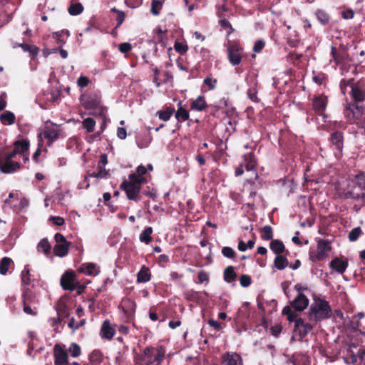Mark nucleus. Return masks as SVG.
Returning a JSON list of instances; mask_svg holds the SVG:
<instances>
[{
    "label": "nucleus",
    "instance_id": "nucleus-4",
    "mask_svg": "<svg viewBox=\"0 0 365 365\" xmlns=\"http://www.w3.org/2000/svg\"><path fill=\"white\" fill-rule=\"evenodd\" d=\"M16 156V150H12L6 154H0V170L3 173H14L21 169L20 163L14 160Z\"/></svg>",
    "mask_w": 365,
    "mask_h": 365
},
{
    "label": "nucleus",
    "instance_id": "nucleus-25",
    "mask_svg": "<svg viewBox=\"0 0 365 365\" xmlns=\"http://www.w3.org/2000/svg\"><path fill=\"white\" fill-rule=\"evenodd\" d=\"M29 141L26 139L16 140L14 143V148L13 150L17 151V155L26 153H29Z\"/></svg>",
    "mask_w": 365,
    "mask_h": 365
},
{
    "label": "nucleus",
    "instance_id": "nucleus-27",
    "mask_svg": "<svg viewBox=\"0 0 365 365\" xmlns=\"http://www.w3.org/2000/svg\"><path fill=\"white\" fill-rule=\"evenodd\" d=\"M269 248L277 255H282L284 252H288V250H285L284 245L279 240H272L269 243Z\"/></svg>",
    "mask_w": 365,
    "mask_h": 365
},
{
    "label": "nucleus",
    "instance_id": "nucleus-28",
    "mask_svg": "<svg viewBox=\"0 0 365 365\" xmlns=\"http://www.w3.org/2000/svg\"><path fill=\"white\" fill-rule=\"evenodd\" d=\"M178 108L175 110V116L178 122L182 123L186 121L190 118L189 112L184 108L182 107V102L180 101L178 104Z\"/></svg>",
    "mask_w": 365,
    "mask_h": 365
},
{
    "label": "nucleus",
    "instance_id": "nucleus-5",
    "mask_svg": "<svg viewBox=\"0 0 365 365\" xmlns=\"http://www.w3.org/2000/svg\"><path fill=\"white\" fill-rule=\"evenodd\" d=\"M331 250V246L328 240L321 239L317 242V252H310L309 257L313 262L324 261Z\"/></svg>",
    "mask_w": 365,
    "mask_h": 365
},
{
    "label": "nucleus",
    "instance_id": "nucleus-31",
    "mask_svg": "<svg viewBox=\"0 0 365 365\" xmlns=\"http://www.w3.org/2000/svg\"><path fill=\"white\" fill-rule=\"evenodd\" d=\"M70 36V32L67 29H63L61 31L54 32L52 34L53 38H54L58 44L61 46L66 43V38Z\"/></svg>",
    "mask_w": 365,
    "mask_h": 365
},
{
    "label": "nucleus",
    "instance_id": "nucleus-16",
    "mask_svg": "<svg viewBox=\"0 0 365 365\" xmlns=\"http://www.w3.org/2000/svg\"><path fill=\"white\" fill-rule=\"evenodd\" d=\"M309 302V301L307 296L299 292L291 302V306L295 311L302 312L308 307Z\"/></svg>",
    "mask_w": 365,
    "mask_h": 365
},
{
    "label": "nucleus",
    "instance_id": "nucleus-24",
    "mask_svg": "<svg viewBox=\"0 0 365 365\" xmlns=\"http://www.w3.org/2000/svg\"><path fill=\"white\" fill-rule=\"evenodd\" d=\"M208 107L203 96H199L196 99L193 100L190 104V109L196 111L205 110Z\"/></svg>",
    "mask_w": 365,
    "mask_h": 365
},
{
    "label": "nucleus",
    "instance_id": "nucleus-37",
    "mask_svg": "<svg viewBox=\"0 0 365 365\" xmlns=\"http://www.w3.org/2000/svg\"><path fill=\"white\" fill-rule=\"evenodd\" d=\"M97 168L98 169V172H93L92 173H88L84 179V181L86 182L88 178H106L108 175V171L103 168L101 165H98Z\"/></svg>",
    "mask_w": 365,
    "mask_h": 365
},
{
    "label": "nucleus",
    "instance_id": "nucleus-15",
    "mask_svg": "<svg viewBox=\"0 0 365 365\" xmlns=\"http://www.w3.org/2000/svg\"><path fill=\"white\" fill-rule=\"evenodd\" d=\"M76 270L78 273L95 277L100 273V266L93 262H86L81 264Z\"/></svg>",
    "mask_w": 365,
    "mask_h": 365
},
{
    "label": "nucleus",
    "instance_id": "nucleus-44",
    "mask_svg": "<svg viewBox=\"0 0 365 365\" xmlns=\"http://www.w3.org/2000/svg\"><path fill=\"white\" fill-rule=\"evenodd\" d=\"M11 263H13V260L10 257H3L0 262V274L2 275L6 274Z\"/></svg>",
    "mask_w": 365,
    "mask_h": 365
},
{
    "label": "nucleus",
    "instance_id": "nucleus-63",
    "mask_svg": "<svg viewBox=\"0 0 365 365\" xmlns=\"http://www.w3.org/2000/svg\"><path fill=\"white\" fill-rule=\"evenodd\" d=\"M247 96L251 101L254 102L259 101V99L257 98V91L255 88H250L247 91Z\"/></svg>",
    "mask_w": 365,
    "mask_h": 365
},
{
    "label": "nucleus",
    "instance_id": "nucleus-18",
    "mask_svg": "<svg viewBox=\"0 0 365 365\" xmlns=\"http://www.w3.org/2000/svg\"><path fill=\"white\" fill-rule=\"evenodd\" d=\"M240 164L247 171L255 170L257 167V160L252 152L246 153L243 155L242 160Z\"/></svg>",
    "mask_w": 365,
    "mask_h": 365
},
{
    "label": "nucleus",
    "instance_id": "nucleus-19",
    "mask_svg": "<svg viewBox=\"0 0 365 365\" xmlns=\"http://www.w3.org/2000/svg\"><path fill=\"white\" fill-rule=\"evenodd\" d=\"M329 140L335 149L341 153L344 147V135L340 131H334L331 133Z\"/></svg>",
    "mask_w": 365,
    "mask_h": 365
},
{
    "label": "nucleus",
    "instance_id": "nucleus-64",
    "mask_svg": "<svg viewBox=\"0 0 365 365\" xmlns=\"http://www.w3.org/2000/svg\"><path fill=\"white\" fill-rule=\"evenodd\" d=\"M228 104H229L228 98L223 97L217 102V105L215 106V107L217 108V110L224 109V108L228 107Z\"/></svg>",
    "mask_w": 365,
    "mask_h": 365
},
{
    "label": "nucleus",
    "instance_id": "nucleus-35",
    "mask_svg": "<svg viewBox=\"0 0 365 365\" xmlns=\"http://www.w3.org/2000/svg\"><path fill=\"white\" fill-rule=\"evenodd\" d=\"M274 265L277 269L282 270L289 265V261L286 257L279 255L274 259Z\"/></svg>",
    "mask_w": 365,
    "mask_h": 365
},
{
    "label": "nucleus",
    "instance_id": "nucleus-29",
    "mask_svg": "<svg viewBox=\"0 0 365 365\" xmlns=\"http://www.w3.org/2000/svg\"><path fill=\"white\" fill-rule=\"evenodd\" d=\"M331 55L335 63L339 65L346 61L348 53L343 51L341 52H337L336 47L331 46Z\"/></svg>",
    "mask_w": 365,
    "mask_h": 365
},
{
    "label": "nucleus",
    "instance_id": "nucleus-45",
    "mask_svg": "<svg viewBox=\"0 0 365 365\" xmlns=\"http://www.w3.org/2000/svg\"><path fill=\"white\" fill-rule=\"evenodd\" d=\"M83 11V6L81 3H71L68 8V12L71 16H77Z\"/></svg>",
    "mask_w": 365,
    "mask_h": 365
},
{
    "label": "nucleus",
    "instance_id": "nucleus-8",
    "mask_svg": "<svg viewBox=\"0 0 365 365\" xmlns=\"http://www.w3.org/2000/svg\"><path fill=\"white\" fill-rule=\"evenodd\" d=\"M227 57L232 66H237L241 63L243 48L237 42H233L227 47Z\"/></svg>",
    "mask_w": 365,
    "mask_h": 365
},
{
    "label": "nucleus",
    "instance_id": "nucleus-50",
    "mask_svg": "<svg viewBox=\"0 0 365 365\" xmlns=\"http://www.w3.org/2000/svg\"><path fill=\"white\" fill-rule=\"evenodd\" d=\"M174 48L175 51L179 53L180 55H184L188 51V46L185 42L175 41Z\"/></svg>",
    "mask_w": 365,
    "mask_h": 365
},
{
    "label": "nucleus",
    "instance_id": "nucleus-22",
    "mask_svg": "<svg viewBox=\"0 0 365 365\" xmlns=\"http://www.w3.org/2000/svg\"><path fill=\"white\" fill-rule=\"evenodd\" d=\"M151 276L150 269L145 265H143L137 274V282L139 284L148 282L151 279Z\"/></svg>",
    "mask_w": 365,
    "mask_h": 365
},
{
    "label": "nucleus",
    "instance_id": "nucleus-47",
    "mask_svg": "<svg viewBox=\"0 0 365 365\" xmlns=\"http://www.w3.org/2000/svg\"><path fill=\"white\" fill-rule=\"evenodd\" d=\"M363 234L362 230L360 227H356L352 229L348 235V239L350 242L356 241L359 237Z\"/></svg>",
    "mask_w": 365,
    "mask_h": 365
},
{
    "label": "nucleus",
    "instance_id": "nucleus-59",
    "mask_svg": "<svg viewBox=\"0 0 365 365\" xmlns=\"http://www.w3.org/2000/svg\"><path fill=\"white\" fill-rule=\"evenodd\" d=\"M217 82V79H212L210 76H207L203 81L204 84L209 86L210 90H214L215 88Z\"/></svg>",
    "mask_w": 365,
    "mask_h": 365
},
{
    "label": "nucleus",
    "instance_id": "nucleus-58",
    "mask_svg": "<svg viewBox=\"0 0 365 365\" xmlns=\"http://www.w3.org/2000/svg\"><path fill=\"white\" fill-rule=\"evenodd\" d=\"M264 46V41L263 39H258L255 43V45L253 46V51H255V53H259L262 51Z\"/></svg>",
    "mask_w": 365,
    "mask_h": 365
},
{
    "label": "nucleus",
    "instance_id": "nucleus-38",
    "mask_svg": "<svg viewBox=\"0 0 365 365\" xmlns=\"http://www.w3.org/2000/svg\"><path fill=\"white\" fill-rule=\"evenodd\" d=\"M103 360V355L100 350L95 349L89 355V361L93 365L101 364Z\"/></svg>",
    "mask_w": 365,
    "mask_h": 365
},
{
    "label": "nucleus",
    "instance_id": "nucleus-23",
    "mask_svg": "<svg viewBox=\"0 0 365 365\" xmlns=\"http://www.w3.org/2000/svg\"><path fill=\"white\" fill-rule=\"evenodd\" d=\"M115 329L111 326V324L108 320H106L103 322L101 329V335L103 338L107 339H111L115 334Z\"/></svg>",
    "mask_w": 365,
    "mask_h": 365
},
{
    "label": "nucleus",
    "instance_id": "nucleus-32",
    "mask_svg": "<svg viewBox=\"0 0 365 365\" xmlns=\"http://www.w3.org/2000/svg\"><path fill=\"white\" fill-rule=\"evenodd\" d=\"M237 275L232 266L227 267L223 272V278L227 283H232L235 281Z\"/></svg>",
    "mask_w": 365,
    "mask_h": 365
},
{
    "label": "nucleus",
    "instance_id": "nucleus-10",
    "mask_svg": "<svg viewBox=\"0 0 365 365\" xmlns=\"http://www.w3.org/2000/svg\"><path fill=\"white\" fill-rule=\"evenodd\" d=\"M314 326L309 322H305L302 318H299L296 321L294 327V332L299 336V340L303 339L313 329Z\"/></svg>",
    "mask_w": 365,
    "mask_h": 365
},
{
    "label": "nucleus",
    "instance_id": "nucleus-51",
    "mask_svg": "<svg viewBox=\"0 0 365 365\" xmlns=\"http://www.w3.org/2000/svg\"><path fill=\"white\" fill-rule=\"evenodd\" d=\"M162 7H163V3L161 1L153 0V1L151 3L150 11L153 15L158 16L160 14Z\"/></svg>",
    "mask_w": 365,
    "mask_h": 365
},
{
    "label": "nucleus",
    "instance_id": "nucleus-42",
    "mask_svg": "<svg viewBox=\"0 0 365 365\" xmlns=\"http://www.w3.org/2000/svg\"><path fill=\"white\" fill-rule=\"evenodd\" d=\"M51 246L46 238L42 239L37 245V250L39 252L48 255L51 252Z\"/></svg>",
    "mask_w": 365,
    "mask_h": 365
},
{
    "label": "nucleus",
    "instance_id": "nucleus-43",
    "mask_svg": "<svg viewBox=\"0 0 365 365\" xmlns=\"http://www.w3.org/2000/svg\"><path fill=\"white\" fill-rule=\"evenodd\" d=\"M153 233V228L151 227H147L140 234L139 239L140 242L145 244H149L152 241L151 235Z\"/></svg>",
    "mask_w": 365,
    "mask_h": 365
},
{
    "label": "nucleus",
    "instance_id": "nucleus-33",
    "mask_svg": "<svg viewBox=\"0 0 365 365\" xmlns=\"http://www.w3.org/2000/svg\"><path fill=\"white\" fill-rule=\"evenodd\" d=\"M315 16L322 25L326 26L329 24L330 21V16L325 10L317 9L315 11Z\"/></svg>",
    "mask_w": 365,
    "mask_h": 365
},
{
    "label": "nucleus",
    "instance_id": "nucleus-3",
    "mask_svg": "<svg viewBox=\"0 0 365 365\" xmlns=\"http://www.w3.org/2000/svg\"><path fill=\"white\" fill-rule=\"evenodd\" d=\"M331 314V309L329 302L321 299L312 303L308 312L309 321L315 323L330 318Z\"/></svg>",
    "mask_w": 365,
    "mask_h": 365
},
{
    "label": "nucleus",
    "instance_id": "nucleus-11",
    "mask_svg": "<svg viewBox=\"0 0 365 365\" xmlns=\"http://www.w3.org/2000/svg\"><path fill=\"white\" fill-rule=\"evenodd\" d=\"M220 365H244L242 356L237 352L227 351L220 357Z\"/></svg>",
    "mask_w": 365,
    "mask_h": 365
},
{
    "label": "nucleus",
    "instance_id": "nucleus-39",
    "mask_svg": "<svg viewBox=\"0 0 365 365\" xmlns=\"http://www.w3.org/2000/svg\"><path fill=\"white\" fill-rule=\"evenodd\" d=\"M91 110H93V111L90 113V115H92L96 118H100L102 119L107 116V108L103 106L102 104H100L96 106V108H93Z\"/></svg>",
    "mask_w": 365,
    "mask_h": 365
},
{
    "label": "nucleus",
    "instance_id": "nucleus-62",
    "mask_svg": "<svg viewBox=\"0 0 365 365\" xmlns=\"http://www.w3.org/2000/svg\"><path fill=\"white\" fill-rule=\"evenodd\" d=\"M57 312L58 314H63L64 317H68L69 316L68 307L64 304H59L57 309Z\"/></svg>",
    "mask_w": 365,
    "mask_h": 365
},
{
    "label": "nucleus",
    "instance_id": "nucleus-57",
    "mask_svg": "<svg viewBox=\"0 0 365 365\" xmlns=\"http://www.w3.org/2000/svg\"><path fill=\"white\" fill-rule=\"evenodd\" d=\"M252 283V279L250 275L242 274L240 277V284L242 287H247Z\"/></svg>",
    "mask_w": 365,
    "mask_h": 365
},
{
    "label": "nucleus",
    "instance_id": "nucleus-36",
    "mask_svg": "<svg viewBox=\"0 0 365 365\" xmlns=\"http://www.w3.org/2000/svg\"><path fill=\"white\" fill-rule=\"evenodd\" d=\"M15 115L11 111H5L0 115V120L4 125H12L15 123Z\"/></svg>",
    "mask_w": 365,
    "mask_h": 365
},
{
    "label": "nucleus",
    "instance_id": "nucleus-48",
    "mask_svg": "<svg viewBox=\"0 0 365 365\" xmlns=\"http://www.w3.org/2000/svg\"><path fill=\"white\" fill-rule=\"evenodd\" d=\"M96 121L92 118H87L83 121V127L87 133H92L94 130Z\"/></svg>",
    "mask_w": 365,
    "mask_h": 365
},
{
    "label": "nucleus",
    "instance_id": "nucleus-14",
    "mask_svg": "<svg viewBox=\"0 0 365 365\" xmlns=\"http://www.w3.org/2000/svg\"><path fill=\"white\" fill-rule=\"evenodd\" d=\"M53 356L55 365H66L68 363V353L59 344L55 345Z\"/></svg>",
    "mask_w": 365,
    "mask_h": 365
},
{
    "label": "nucleus",
    "instance_id": "nucleus-34",
    "mask_svg": "<svg viewBox=\"0 0 365 365\" xmlns=\"http://www.w3.org/2000/svg\"><path fill=\"white\" fill-rule=\"evenodd\" d=\"M110 12L114 14L113 19L117 22L115 29H118L123 23L125 18V14L123 11L117 9L115 7L112 8L110 9Z\"/></svg>",
    "mask_w": 365,
    "mask_h": 365
},
{
    "label": "nucleus",
    "instance_id": "nucleus-40",
    "mask_svg": "<svg viewBox=\"0 0 365 365\" xmlns=\"http://www.w3.org/2000/svg\"><path fill=\"white\" fill-rule=\"evenodd\" d=\"M261 233L260 237L263 240L268 241L272 240L273 230L270 225H265L259 230Z\"/></svg>",
    "mask_w": 365,
    "mask_h": 365
},
{
    "label": "nucleus",
    "instance_id": "nucleus-17",
    "mask_svg": "<svg viewBox=\"0 0 365 365\" xmlns=\"http://www.w3.org/2000/svg\"><path fill=\"white\" fill-rule=\"evenodd\" d=\"M361 108L356 103H349L346 104L344 115L350 123H352L355 118H358L361 112Z\"/></svg>",
    "mask_w": 365,
    "mask_h": 365
},
{
    "label": "nucleus",
    "instance_id": "nucleus-53",
    "mask_svg": "<svg viewBox=\"0 0 365 365\" xmlns=\"http://www.w3.org/2000/svg\"><path fill=\"white\" fill-rule=\"evenodd\" d=\"M219 24L223 29L227 30V37H229L230 35L234 31V29L232 28L231 24L225 19H220L219 21Z\"/></svg>",
    "mask_w": 365,
    "mask_h": 365
},
{
    "label": "nucleus",
    "instance_id": "nucleus-7",
    "mask_svg": "<svg viewBox=\"0 0 365 365\" xmlns=\"http://www.w3.org/2000/svg\"><path fill=\"white\" fill-rule=\"evenodd\" d=\"M56 244L53 247V253L56 256L63 257L68 253L71 242L61 233H56L54 236Z\"/></svg>",
    "mask_w": 365,
    "mask_h": 365
},
{
    "label": "nucleus",
    "instance_id": "nucleus-46",
    "mask_svg": "<svg viewBox=\"0 0 365 365\" xmlns=\"http://www.w3.org/2000/svg\"><path fill=\"white\" fill-rule=\"evenodd\" d=\"M355 189V187H353L349 190V197H351V199L360 200L361 202V206L365 205V192H356Z\"/></svg>",
    "mask_w": 365,
    "mask_h": 365
},
{
    "label": "nucleus",
    "instance_id": "nucleus-61",
    "mask_svg": "<svg viewBox=\"0 0 365 365\" xmlns=\"http://www.w3.org/2000/svg\"><path fill=\"white\" fill-rule=\"evenodd\" d=\"M89 83V78L84 76H81L77 80V84L80 88H85L88 86Z\"/></svg>",
    "mask_w": 365,
    "mask_h": 365
},
{
    "label": "nucleus",
    "instance_id": "nucleus-30",
    "mask_svg": "<svg viewBox=\"0 0 365 365\" xmlns=\"http://www.w3.org/2000/svg\"><path fill=\"white\" fill-rule=\"evenodd\" d=\"M17 46L21 47L24 51L29 52L30 54V56L32 58H34L36 56H37V55L38 54V52H39L38 47H37L36 46H34V45H29L27 43H19V44L16 43L14 46V48H16Z\"/></svg>",
    "mask_w": 365,
    "mask_h": 365
},
{
    "label": "nucleus",
    "instance_id": "nucleus-12",
    "mask_svg": "<svg viewBox=\"0 0 365 365\" xmlns=\"http://www.w3.org/2000/svg\"><path fill=\"white\" fill-rule=\"evenodd\" d=\"M76 278V275L73 271H66L61 277V285L62 288L64 290H75L76 287L74 283Z\"/></svg>",
    "mask_w": 365,
    "mask_h": 365
},
{
    "label": "nucleus",
    "instance_id": "nucleus-6",
    "mask_svg": "<svg viewBox=\"0 0 365 365\" xmlns=\"http://www.w3.org/2000/svg\"><path fill=\"white\" fill-rule=\"evenodd\" d=\"M80 101L85 109H91L101 104V96L98 91L88 92L80 96Z\"/></svg>",
    "mask_w": 365,
    "mask_h": 365
},
{
    "label": "nucleus",
    "instance_id": "nucleus-41",
    "mask_svg": "<svg viewBox=\"0 0 365 365\" xmlns=\"http://www.w3.org/2000/svg\"><path fill=\"white\" fill-rule=\"evenodd\" d=\"M174 113L175 108L171 106H168L165 110L158 111L157 114L160 120L168 121Z\"/></svg>",
    "mask_w": 365,
    "mask_h": 365
},
{
    "label": "nucleus",
    "instance_id": "nucleus-56",
    "mask_svg": "<svg viewBox=\"0 0 365 365\" xmlns=\"http://www.w3.org/2000/svg\"><path fill=\"white\" fill-rule=\"evenodd\" d=\"M222 254L224 257L229 259H234L236 257V252L230 247H224L222 249Z\"/></svg>",
    "mask_w": 365,
    "mask_h": 365
},
{
    "label": "nucleus",
    "instance_id": "nucleus-55",
    "mask_svg": "<svg viewBox=\"0 0 365 365\" xmlns=\"http://www.w3.org/2000/svg\"><path fill=\"white\" fill-rule=\"evenodd\" d=\"M23 311L28 315L36 316L38 312L37 305H23Z\"/></svg>",
    "mask_w": 365,
    "mask_h": 365
},
{
    "label": "nucleus",
    "instance_id": "nucleus-9",
    "mask_svg": "<svg viewBox=\"0 0 365 365\" xmlns=\"http://www.w3.org/2000/svg\"><path fill=\"white\" fill-rule=\"evenodd\" d=\"M350 96L353 99V103L359 105L365 100V80L360 79L352 85V89L350 92Z\"/></svg>",
    "mask_w": 365,
    "mask_h": 365
},
{
    "label": "nucleus",
    "instance_id": "nucleus-52",
    "mask_svg": "<svg viewBox=\"0 0 365 365\" xmlns=\"http://www.w3.org/2000/svg\"><path fill=\"white\" fill-rule=\"evenodd\" d=\"M21 282L22 284L25 285H29L31 284V274L28 266H25L24 270L21 272Z\"/></svg>",
    "mask_w": 365,
    "mask_h": 365
},
{
    "label": "nucleus",
    "instance_id": "nucleus-13",
    "mask_svg": "<svg viewBox=\"0 0 365 365\" xmlns=\"http://www.w3.org/2000/svg\"><path fill=\"white\" fill-rule=\"evenodd\" d=\"M327 104L328 98L323 94L315 96L312 99L313 109L318 115H324Z\"/></svg>",
    "mask_w": 365,
    "mask_h": 365
},
{
    "label": "nucleus",
    "instance_id": "nucleus-1",
    "mask_svg": "<svg viewBox=\"0 0 365 365\" xmlns=\"http://www.w3.org/2000/svg\"><path fill=\"white\" fill-rule=\"evenodd\" d=\"M147 173L146 168L140 165L137 167L135 172L128 175V180H124L120 188L125 192L128 200L138 202L141 200L140 188L143 184L147 182V179L144 176Z\"/></svg>",
    "mask_w": 365,
    "mask_h": 365
},
{
    "label": "nucleus",
    "instance_id": "nucleus-26",
    "mask_svg": "<svg viewBox=\"0 0 365 365\" xmlns=\"http://www.w3.org/2000/svg\"><path fill=\"white\" fill-rule=\"evenodd\" d=\"M44 137L48 140V145L56 140L60 135L59 130L56 128H47L43 133Z\"/></svg>",
    "mask_w": 365,
    "mask_h": 365
},
{
    "label": "nucleus",
    "instance_id": "nucleus-20",
    "mask_svg": "<svg viewBox=\"0 0 365 365\" xmlns=\"http://www.w3.org/2000/svg\"><path fill=\"white\" fill-rule=\"evenodd\" d=\"M23 305H37L38 300L36 294L31 289L26 288L24 290L22 294Z\"/></svg>",
    "mask_w": 365,
    "mask_h": 365
},
{
    "label": "nucleus",
    "instance_id": "nucleus-2",
    "mask_svg": "<svg viewBox=\"0 0 365 365\" xmlns=\"http://www.w3.org/2000/svg\"><path fill=\"white\" fill-rule=\"evenodd\" d=\"M165 352V348L162 345L149 346L144 349L140 359L143 365H163Z\"/></svg>",
    "mask_w": 365,
    "mask_h": 365
},
{
    "label": "nucleus",
    "instance_id": "nucleus-21",
    "mask_svg": "<svg viewBox=\"0 0 365 365\" xmlns=\"http://www.w3.org/2000/svg\"><path fill=\"white\" fill-rule=\"evenodd\" d=\"M329 267L337 272L343 274L348 267V260H341L340 258L335 257L330 262Z\"/></svg>",
    "mask_w": 365,
    "mask_h": 365
},
{
    "label": "nucleus",
    "instance_id": "nucleus-54",
    "mask_svg": "<svg viewBox=\"0 0 365 365\" xmlns=\"http://www.w3.org/2000/svg\"><path fill=\"white\" fill-rule=\"evenodd\" d=\"M68 352L72 357H78L81 353V346L76 343H72L69 346Z\"/></svg>",
    "mask_w": 365,
    "mask_h": 365
},
{
    "label": "nucleus",
    "instance_id": "nucleus-49",
    "mask_svg": "<svg viewBox=\"0 0 365 365\" xmlns=\"http://www.w3.org/2000/svg\"><path fill=\"white\" fill-rule=\"evenodd\" d=\"M354 182L361 190H365V173H360L356 175Z\"/></svg>",
    "mask_w": 365,
    "mask_h": 365
},
{
    "label": "nucleus",
    "instance_id": "nucleus-60",
    "mask_svg": "<svg viewBox=\"0 0 365 365\" xmlns=\"http://www.w3.org/2000/svg\"><path fill=\"white\" fill-rule=\"evenodd\" d=\"M131 49L132 45L128 42L121 43L118 46V50L122 53H126L131 51Z\"/></svg>",
    "mask_w": 365,
    "mask_h": 365
}]
</instances>
